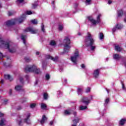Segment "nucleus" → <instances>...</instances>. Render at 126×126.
Masks as SVG:
<instances>
[{
    "label": "nucleus",
    "instance_id": "obj_33",
    "mask_svg": "<svg viewBox=\"0 0 126 126\" xmlns=\"http://www.w3.org/2000/svg\"><path fill=\"white\" fill-rule=\"evenodd\" d=\"M82 89L81 88H78L77 89V93L78 94H81L82 93Z\"/></svg>",
    "mask_w": 126,
    "mask_h": 126
},
{
    "label": "nucleus",
    "instance_id": "obj_64",
    "mask_svg": "<svg viewBox=\"0 0 126 126\" xmlns=\"http://www.w3.org/2000/svg\"><path fill=\"white\" fill-rule=\"evenodd\" d=\"M124 63L125 67H126V62H124Z\"/></svg>",
    "mask_w": 126,
    "mask_h": 126
},
{
    "label": "nucleus",
    "instance_id": "obj_25",
    "mask_svg": "<svg viewBox=\"0 0 126 126\" xmlns=\"http://www.w3.org/2000/svg\"><path fill=\"white\" fill-rule=\"evenodd\" d=\"M48 94L47 93H44L43 94V98L44 100H48Z\"/></svg>",
    "mask_w": 126,
    "mask_h": 126
},
{
    "label": "nucleus",
    "instance_id": "obj_40",
    "mask_svg": "<svg viewBox=\"0 0 126 126\" xmlns=\"http://www.w3.org/2000/svg\"><path fill=\"white\" fill-rule=\"evenodd\" d=\"M63 29V25H60L59 26V30L60 31H62Z\"/></svg>",
    "mask_w": 126,
    "mask_h": 126
},
{
    "label": "nucleus",
    "instance_id": "obj_54",
    "mask_svg": "<svg viewBox=\"0 0 126 126\" xmlns=\"http://www.w3.org/2000/svg\"><path fill=\"white\" fill-rule=\"evenodd\" d=\"M21 124H22V120H20V121L19 122V126H21Z\"/></svg>",
    "mask_w": 126,
    "mask_h": 126
},
{
    "label": "nucleus",
    "instance_id": "obj_24",
    "mask_svg": "<svg viewBox=\"0 0 126 126\" xmlns=\"http://www.w3.org/2000/svg\"><path fill=\"white\" fill-rule=\"evenodd\" d=\"M41 108L42 110H45V109L47 108V105L45 103H42Z\"/></svg>",
    "mask_w": 126,
    "mask_h": 126
},
{
    "label": "nucleus",
    "instance_id": "obj_15",
    "mask_svg": "<svg viewBox=\"0 0 126 126\" xmlns=\"http://www.w3.org/2000/svg\"><path fill=\"white\" fill-rule=\"evenodd\" d=\"M26 38H27V36L26 35H21V39L23 42V43L24 44V45L27 46V44L26 43H27V41H26Z\"/></svg>",
    "mask_w": 126,
    "mask_h": 126
},
{
    "label": "nucleus",
    "instance_id": "obj_47",
    "mask_svg": "<svg viewBox=\"0 0 126 126\" xmlns=\"http://www.w3.org/2000/svg\"><path fill=\"white\" fill-rule=\"evenodd\" d=\"M90 2H91V0H86V3H88V4H90Z\"/></svg>",
    "mask_w": 126,
    "mask_h": 126
},
{
    "label": "nucleus",
    "instance_id": "obj_7",
    "mask_svg": "<svg viewBox=\"0 0 126 126\" xmlns=\"http://www.w3.org/2000/svg\"><path fill=\"white\" fill-rule=\"evenodd\" d=\"M0 43L1 44V45H4L6 49H7L10 53H12L15 52V50L10 49L9 48V43L4 42V41H3L1 38H0Z\"/></svg>",
    "mask_w": 126,
    "mask_h": 126
},
{
    "label": "nucleus",
    "instance_id": "obj_48",
    "mask_svg": "<svg viewBox=\"0 0 126 126\" xmlns=\"http://www.w3.org/2000/svg\"><path fill=\"white\" fill-rule=\"evenodd\" d=\"M117 27H116V26H115V28H114L113 29H112V31L114 33H115V32H116V30H117Z\"/></svg>",
    "mask_w": 126,
    "mask_h": 126
},
{
    "label": "nucleus",
    "instance_id": "obj_30",
    "mask_svg": "<svg viewBox=\"0 0 126 126\" xmlns=\"http://www.w3.org/2000/svg\"><path fill=\"white\" fill-rule=\"evenodd\" d=\"M64 115H68V116L71 114V113H70L69 111L66 110L64 111Z\"/></svg>",
    "mask_w": 126,
    "mask_h": 126
},
{
    "label": "nucleus",
    "instance_id": "obj_28",
    "mask_svg": "<svg viewBox=\"0 0 126 126\" xmlns=\"http://www.w3.org/2000/svg\"><path fill=\"white\" fill-rule=\"evenodd\" d=\"M110 102V98L108 97L105 100V105H108Z\"/></svg>",
    "mask_w": 126,
    "mask_h": 126
},
{
    "label": "nucleus",
    "instance_id": "obj_51",
    "mask_svg": "<svg viewBox=\"0 0 126 126\" xmlns=\"http://www.w3.org/2000/svg\"><path fill=\"white\" fill-rule=\"evenodd\" d=\"M122 89L123 90H126V87H125V84L124 83L122 84Z\"/></svg>",
    "mask_w": 126,
    "mask_h": 126
},
{
    "label": "nucleus",
    "instance_id": "obj_58",
    "mask_svg": "<svg viewBox=\"0 0 126 126\" xmlns=\"http://www.w3.org/2000/svg\"><path fill=\"white\" fill-rule=\"evenodd\" d=\"M22 108H21V106H19L17 110H18V111H19V110H21Z\"/></svg>",
    "mask_w": 126,
    "mask_h": 126
},
{
    "label": "nucleus",
    "instance_id": "obj_29",
    "mask_svg": "<svg viewBox=\"0 0 126 126\" xmlns=\"http://www.w3.org/2000/svg\"><path fill=\"white\" fill-rule=\"evenodd\" d=\"M31 23L32 24H38V21L36 19H33L31 21Z\"/></svg>",
    "mask_w": 126,
    "mask_h": 126
},
{
    "label": "nucleus",
    "instance_id": "obj_59",
    "mask_svg": "<svg viewBox=\"0 0 126 126\" xmlns=\"http://www.w3.org/2000/svg\"><path fill=\"white\" fill-rule=\"evenodd\" d=\"M4 83V81L3 80H1L0 83L1 84H3Z\"/></svg>",
    "mask_w": 126,
    "mask_h": 126
},
{
    "label": "nucleus",
    "instance_id": "obj_18",
    "mask_svg": "<svg viewBox=\"0 0 126 126\" xmlns=\"http://www.w3.org/2000/svg\"><path fill=\"white\" fill-rule=\"evenodd\" d=\"M80 119L78 117H76L74 120H72V122L75 125H77L79 123Z\"/></svg>",
    "mask_w": 126,
    "mask_h": 126
},
{
    "label": "nucleus",
    "instance_id": "obj_39",
    "mask_svg": "<svg viewBox=\"0 0 126 126\" xmlns=\"http://www.w3.org/2000/svg\"><path fill=\"white\" fill-rule=\"evenodd\" d=\"M46 67H47V64L45 63H42V68L43 69H46Z\"/></svg>",
    "mask_w": 126,
    "mask_h": 126
},
{
    "label": "nucleus",
    "instance_id": "obj_2",
    "mask_svg": "<svg viewBox=\"0 0 126 126\" xmlns=\"http://www.w3.org/2000/svg\"><path fill=\"white\" fill-rule=\"evenodd\" d=\"M85 42L87 47H89V46H94L95 40H94V38H93L92 34L89 32L87 33V35L85 37Z\"/></svg>",
    "mask_w": 126,
    "mask_h": 126
},
{
    "label": "nucleus",
    "instance_id": "obj_60",
    "mask_svg": "<svg viewBox=\"0 0 126 126\" xmlns=\"http://www.w3.org/2000/svg\"><path fill=\"white\" fill-rule=\"evenodd\" d=\"M106 90L108 93V94H109V93H110V90L108 89H106Z\"/></svg>",
    "mask_w": 126,
    "mask_h": 126
},
{
    "label": "nucleus",
    "instance_id": "obj_61",
    "mask_svg": "<svg viewBox=\"0 0 126 126\" xmlns=\"http://www.w3.org/2000/svg\"><path fill=\"white\" fill-rule=\"evenodd\" d=\"M112 0H108V4H111V3H112Z\"/></svg>",
    "mask_w": 126,
    "mask_h": 126
},
{
    "label": "nucleus",
    "instance_id": "obj_13",
    "mask_svg": "<svg viewBox=\"0 0 126 126\" xmlns=\"http://www.w3.org/2000/svg\"><path fill=\"white\" fill-rule=\"evenodd\" d=\"M113 59L114 60H116V61H120L121 59H122V60H124V58H123L122 56L119 55V54H115L113 55Z\"/></svg>",
    "mask_w": 126,
    "mask_h": 126
},
{
    "label": "nucleus",
    "instance_id": "obj_23",
    "mask_svg": "<svg viewBox=\"0 0 126 126\" xmlns=\"http://www.w3.org/2000/svg\"><path fill=\"white\" fill-rule=\"evenodd\" d=\"M38 2H35L34 3H33L32 4V7L33 9H35V8H36L37 7V6H38Z\"/></svg>",
    "mask_w": 126,
    "mask_h": 126
},
{
    "label": "nucleus",
    "instance_id": "obj_8",
    "mask_svg": "<svg viewBox=\"0 0 126 126\" xmlns=\"http://www.w3.org/2000/svg\"><path fill=\"white\" fill-rule=\"evenodd\" d=\"M93 96L92 95H91L90 98L84 96L81 98V102H82V103H83V104H86V106H88V105L90 104V101H91V100H93Z\"/></svg>",
    "mask_w": 126,
    "mask_h": 126
},
{
    "label": "nucleus",
    "instance_id": "obj_55",
    "mask_svg": "<svg viewBox=\"0 0 126 126\" xmlns=\"http://www.w3.org/2000/svg\"><path fill=\"white\" fill-rule=\"evenodd\" d=\"M0 56L2 59L3 58V55H2V53L0 52Z\"/></svg>",
    "mask_w": 126,
    "mask_h": 126
},
{
    "label": "nucleus",
    "instance_id": "obj_21",
    "mask_svg": "<svg viewBox=\"0 0 126 126\" xmlns=\"http://www.w3.org/2000/svg\"><path fill=\"white\" fill-rule=\"evenodd\" d=\"M86 109H87V106H84L81 105L79 107L80 111H84V110H86Z\"/></svg>",
    "mask_w": 126,
    "mask_h": 126
},
{
    "label": "nucleus",
    "instance_id": "obj_56",
    "mask_svg": "<svg viewBox=\"0 0 126 126\" xmlns=\"http://www.w3.org/2000/svg\"><path fill=\"white\" fill-rule=\"evenodd\" d=\"M1 117H3V113L0 112V118H1Z\"/></svg>",
    "mask_w": 126,
    "mask_h": 126
},
{
    "label": "nucleus",
    "instance_id": "obj_35",
    "mask_svg": "<svg viewBox=\"0 0 126 126\" xmlns=\"http://www.w3.org/2000/svg\"><path fill=\"white\" fill-rule=\"evenodd\" d=\"M24 59L25 62H26L27 63H29V62H31V60H30L29 58L25 57Z\"/></svg>",
    "mask_w": 126,
    "mask_h": 126
},
{
    "label": "nucleus",
    "instance_id": "obj_4",
    "mask_svg": "<svg viewBox=\"0 0 126 126\" xmlns=\"http://www.w3.org/2000/svg\"><path fill=\"white\" fill-rule=\"evenodd\" d=\"M64 43V53H68L69 49H70V39L68 37L66 36L63 40Z\"/></svg>",
    "mask_w": 126,
    "mask_h": 126
},
{
    "label": "nucleus",
    "instance_id": "obj_32",
    "mask_svg": "<svg viewBox=\"0 0 126 126\" xmlns=\"http://www.w3.org/2000/svg\"><path fill=\"white\" fill-rule=\"evenodd\" d=\"M4 121L3 119H1L0 121V126H3V125H4Z\"/></svg>",
    "mask_w": 126,
    "mask_h": 126
},
{
    "label": "nucleus",
    "instance_id": "obj_38",
    "mask_svg": "<svg viewBox=\"0 0 126 126\" xmlns=\"http://www.w3.org/2000/svg\"><path fill=\"white\" fill-rule=\"evenodd\" d=\"M90 91H91V88L88 87L86 89V93H89V92H90Z\"/></svg>",
    "mask_w": 126,
    "mask_h": 126
},
{
    "label": "nucleus",
    "instance_id": "obj_16",
    "mask_svg": "<svg viewBox=\"0 0 126 126\" xmlns=\"http://www.w3.org/2000/svg\"><path fill=\"white\" fill-rule=\"evenodd\" d=\"M47 120H48V118L47 117H46V115H43L42 118L41 120L40 121L41 125H44L45 121H47Z\"/></svg>",
    "mask_w": 126,
    "mask_h": 126
},
{
    "label": "nucleus",
    "instance_id": "obj_34",
    "mask_svg": "<svg viewBox=\"0 0 126 126\" xmlns=\"http://www.w3.org/2000/svg\"><path fill=\"white\" fill-rule=\"evenodd\" d=\"M56 44V41H55L54 40H52L50 43L51 46H55Z\"/></svg>",
    "mask_w": 126,
    "mask_h": 126
},
{
    "label": "nucleus",
    "instance_id": "obj_14",
    "mask_svg": "<svg viewBox=\"0 0 126 126\" xmlns=\"http://www.w3.org/2000/svg\"><path fill=\"white\" fill-rule=\"evenodd\" d=\"M124 12L123 9H119L117 11V15L118 17H122L124 15Z\"/></svg>",
    "mask_w": 126,
    "mask_h": 126
},
{
    "label": "nucleus",
    "instance_id": "obj_50",
    "mask_svg": "<svg viewBox=\"0 0 126 126\" xmlns=\"http://www.w3.org/2000/svg\"><path fill=\"white\" fill-rule=\"evenodd\" d=\"M12 94V90L10 89V90H9V94L10 95H11Z\"/></svg>",
    "mask_w": 126,
    "mask_h": 126
},
{
    "label": "nucleus",
    "instance_id": "obj_19",
    "mask_svg": "<svg viewBox=\"0 0 126 126\" xmlns=\"http://www.w3.org/2000/svg\"><path fill=\"white\" fill-rule=\"evenodd\" d=\"M126 119H122L119 122L120 126H124L125 124H126Z\"/></svg>",
    "mask_w": 126,
    "mask_h": 126
},
{
    "label": "nucleus",
    "instance_id": "obj_43",
    "mask_svg": "<svg viewBox=\"0 0 126 126\" xmlns=\"http://www.w3.org/2000/svg\"><path fill=\"white\" fill-rule=\"evenodd\" d=\"M13 14V12L11 11H8V16H11V15H12Z\"/></svg>",
    "mask_w": 126,
    "mask_h": 126
},
{
    "label": "nucleus",
    "instance_id": "obj_44",
    "mask_svg": "<svg viewBox=\"0 0 126 126\" xmlns=\"http://www.w3.org/2000/svg\"><path fill=\"white\" fill-rule=\"evenodd\" d=\"M46 80H49V79H50V75L46 74Z\"/></svg>",
    "mask_w": 126,
    "mask_h": 126
},
{
    "label": "nucleus",
    "instance_id": "obj_57",
    "mask_svg": "<svg viewBox=\"0 0 126 126\" xmlns=\"http://www.w3.org/2000/svg\"><path fill=\"white\" fill-rule=\"evenodd\" d=\"M50 126H53L54 125V122L51 121L50 123Z\"/></svg>",
    "mask_w": 126,
    "mask_h": 126
},
{
    "label": "nucleus",
    "instance_id": "obj_1",
    "mask_svg": "<svg viewBox=\"0 0 126 126\" xmlns=\"http://www.w3.org/2000/svg\"><path fill=\"white\" fill-rule=\"evenodd\" d=\"M25 19H26V15L23 14L18 19H12L7 21V22H5V25L7 27H9V26L14 25L15 23H17L18 22V23L20 24L24 21Z\"/></svg>",
    "mask_w": 126,
    "mask_h": 126
},
{
    "label": "nucleus",
    "instance_id": "obj_17",
    "mask_svg": "<svg viewBox=\"0 0 126 126\" xmlns=\"http://www.w3.org/2000/svg\"><path fill=\"white\" fill-rule=\"evenodd\" d=\"M4 77L5 79H7L8 80H10V81H12V78L9 74H7V75L5 74L4 75Z\"/></svg>",
    "mask_w": 126,
    "mask_h": 126
},
{
    "label": "nucleus",
    "instance_id": "obj_42",
    "mask_svg": "<svg viewBox=\"0 0 126 126\" xmlns=\"http://www.w3.org/2000/svg\"><path fill=\"white\" fill-rule=\"evenodd\" d=\"M3 66H5V67H8V66H9V65H7V63L5 62L3 63Z\"/></svg>",
    "mask_w": 126,
    "mask_h": 126
},
{
    "label": "nucleus",
    "instance_id": "obj_27",
    "mask_svg": "<svg viewBox=\"0 0 126 126\" xmlns=\"http://www.w3.org/2000/svg\"><path fill=\"white\" fill-rule=\"evenodd\" d=\"M41 31L43 32V33H45V26L44 25L43 23L41 24Z\"/></svg>",
    "mask_w": 126,
    "mask_h": 126
},
{
    "label": "nucleus",
    "instance_id": "obj_49",
    "mask_svg": "<svg viewBox=\"0 0 126 126\" xmlns=\"http://www.w3.org/2000/svg\"><path fill=\"white\" fill-rule=\"evenodd\" d=\"M17 1H18L19 3H22L24 1V0H17Z\"/></svg>",
    "mask_w": 126,
    "mask_h": 126
},
{
    "label": "nucleus",
    "instance_id": "obj_52",
    "mask_svg": "<svg viewBox=\"0 0 126 126\" xmlns=\"http://www.w3.org/2000/svg\"><path fill=\"white\" fill-rule=\"evenodd\" d=\"M25 78L27 79V80H28V79H29V76L28 75H26L25 76Z\"/></svg>",
    "mask_w": 126,
    "mask_h": 126
},
{
    "label": "nucleus",
    "instance_id": "obj_37",
    "mask_svg": "<svg viewBox=\"0 0 126 126\" xmlns=\"http://www.w3.org/2000/svg\"><path fill=\"white\" fill-rule=\"evenodd\" d=\"M36 103H32L30 105V107L32 108V109H33V108H35V107H36Z\"/></svg>",
    "mask_w": 126,
    "mask_h": 126
},
{
    "label": "nucleus",
    "instance_id": "obj_6",
    "mask_svg": "<svg viewBox=\"0 0 126 126\" xmlns=\"http://www.w3.org/2000/svg\"><path fill=\"white\" fill-rule=\"evenodd\" d=\"M79 57V52L76 49L74 53V56L71 57V61L74 64H77V58Z\"/></svg>",
    "mask_w": 126,
    "mask_h": 126
},
{
    "label": "nucleus",
    "instance_id": "obj_36",
    "mask_svg": "<svg viewBox=\"0 0 126 126\" xmlns=\"http://www.w3.org/2000/svg\"><path fill=\"white\" fill-rule=\"evenodd\" d=\"M89 47H91V51H94L96 49V46L93 45H89Z\"/></svg>",
    "mask_w": 126,
    "mask_h": 126
},
{
    "label": "nucleus",
    "instance_id": "obj_12",
    "mask_svg": "<svg viewBox=\"0 0 126 126\" xmlns=\"http://www.w3.org/2000/svg\"><path fill=\"white\" fill-rule=\"evenodd\" d=\"M46 58L48 60H52V61H53V62H57V61L59 60V57L56 56L55 58H54L50 55H47L46 56Z\"/></svg>",
    "mask_w": 126,
    "mask_h": 126
},
{
    "label": "nucleus",
    "instance_id": "obj_45",
    "mask_svg": "<svg viewBox=\"0 0 126 126\" xmlns=\"http://www.w3.org/2000/svg\"><path fill=\"white\" fill-rule=\"evenodd\" d=\"M27 14H28V15H30L31 14H32V11H27Z\"/></svg>",
    "mask_w": 126,
    "mask_h": 126
},
{
    "label": "nucleus",
    "instance_id": "obj_5",
    "mask_svg": "<svg viewBox=\"0 0 126 126\" xmlns=\"http://www.w3.org/2000/svg\"><path fill=\"white\" fill-rule=\"evenodd\" d=\"M101 14H98L97 17V20H94L92 17H88V19L92 23L93 25H96V24H99L101 22Z\"/></svg>",
    "mask_w": 126,
    "mask_h": 126
},
{
    "label": "nucleus",
    "instance_id": "obj_10",
    "mask_svg": "<svg viewBox=\"0 0 126 126\" xmlns=\"http://www.w3.org/2000/svg\"><path fill=\"white\" fill-rule=\"evenodd\" d=\"M37 30H34L32 28H27L25 30V32H31L32 34H36Z\"/></svg>",
    "mask_w": 126,
    "mask_h": 126
},
{
    "label": "nucleus",
    "instance_id": "obj_9",
    "mask_svg": "<svg viewBox=\"0 0 126 126\" xmlns=\"http://www.w3.org/2000/svg\"><path fill=\"white\" fill-rule=\"evenodd\" d=\"M100 69L99 68H97L94 70L93 74L94 78H98V77H99V75H100Z\"/></svg>",
    "mask_w": 126,
    "mask_h": 126
},
{
    "label": "nucleus",
    "instance_id": "obj_63",
    "mask_svg": "<svg viewBox=\"0 0 126 126\" xmlns=\"http://www.w3.org/2000/svg\"><path fill=\"white\" fill-rule=\"evenodd\" d=\"M71 126H77V124H73Z\"/></svg>",
    "mask_w": 126,
    "mask_h": 126
},
{
    "label": "nucleus",
    "instance_id": "obj_62",
    "mask_svg": "<svg viewBox=\"0 0 126 126\" xmlns=\"http://www.w3.org/2000/svg\"><path fill=\"white\" fill-rule=\"evenodd\" d=\"M36 55H40V52H38V51L36 52Z\"/></svg>",
    "mask_w": 126,
    "mask_h": 126
},
{
    "label": "nucleus",
    "instance_id": "obj_46",
    "mask_svg": "<svg viewBox=\"0 0 126 126\" xmlns=\"http://www.w3.org/2000/svg\"><path fill=\"white\" fill-rule=\"evenodd\" d=\"M73 115H74V118H76V116L77 115V113H76V112H75V111H74L73 112Z\"/></svg>",
    "mask_w": 126,
    "mask_h": 126
},
{
    "label": "nucleus",
    "instance_id": "obj_11",
    "mask_svg": "<svg viewBox=\"0 0 126 126\" xmlns=\"http://www.w3.org/2000/svg\"><path fill=\"white\" fill-rule=\"evenodd\" d=\"M30 117H31V114L30 113H28L26 118L24 120V122L28 125H30Z\"/></svg>",
    "mask_w": 126,
    "mask_h": 126
},
{
    "label": "nucleus",
    "instance_id": "obj_20",
    "mask_svg": "<svg viewBox=\"0 0 126 126\" xmlns=\"http://www.w3.org/2000/svg\"><path fill=\"white\" fill-rule=\"evenodd\" d=\"M22 86L21 85H17L15 87V89L16 91H20L22 89Z\"/></svg>",
    "mask_w": 126,
    "mask_h": 126
},
{
    "label": "nucleus",
    "instance_id": "obj_41",
    "mask_svg": "<svg viewBox=\"0 0 126 126\" xmlns=\"http://www.w3.org/2000/svg\"><path fill=\"white\" fill-rule=\"evenodd\" d=\"M19 80H20V82H21V83H24V81L23 78L22 77H20Z\"/></svg>",
    "mask_w": 126,
    "mask_h": 126
},
{
    "label": "nucleus",
    "instance_id": "obj_53",
    "mask_svg": "<svg viewBox=\"0 0 126 126\" xmlns=\"http://www.w3.org/2000/svg\"><path fill=\"white\" fill-rule=\"evenodd\" d=\"M81 67L82 68H85V65L84 64H82Z\"/></svg>",
    "mask_w": 126,
    "mask_h": 126
},
{
    "label": "nucleus",
    "instance_id": "obj_22",
    "mask_svg": "<svg viewBox=\"0 0 126 126\" xmlns=\"http://www.w3.org/2000/svg\"><path fill=\"white\" fill-rule=\"evenodd\" d=\"M115 50L117 51V52H121L122 51V48L119 46L117 45L115 46Z\"/></svg>",
    "mask_w": 126,
    "mask_h": 126
},
{
    "label": "nucleus",
    "instance_id": "obj_3",
    "mask_svg": "<svg viewBox=\"0 0 126 126\" xmlns=\"http://www.w3.org/2000/svg\"><path fill=\"white\" fill-rule=\"evenodd\" d=\"M28 71H29V72H35L36 74H40L41 73L40 68H37V66H35V65H33L30 67H26L25 68V72L27 73Z\"/></svg>",
    "mask_w": 126,
    "mask_h": 126
},
{
    "label": "nucleus",
    "instance_id": "obj_31",
    "mask_svg": "<svg viewBox=\"0 0 126 126\" xmlns=\"http://www.w3.org/2000/svg\"><path fill=\"white\" fill-rule=\"evenodd\" d=\"M99 39L100 40H103L104 39V34L103 33L101 32L99 35Z\"/></svg>",
    "mask_w": 126,
    "mask_h": 126
},
{
    "label": "nucleus",
    "instance_id": "obj_26",
    "mask_svg": "<svg viewBox=\"0 0 126 126\" xmlns=\"http://www.w3.org/2000/svg\"><path fill=\"white\" fill-rule=\"evenodd\" d=\"M116 26L117 29H122V28H123V25H120L119 24H117Z\"/></svg>",
    "mask_w": 126,
    "mask_h": 126
}]
</instances>
